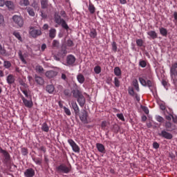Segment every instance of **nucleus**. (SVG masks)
I'll return each mask as SVG.
<instances>
[{
  "instance_id": "1",
  "label": "nucleus",
  "mask_w": 177,
  "mask_h": 177,
  "mask_svg": "<svg viewBox=\"0 0 177 177\" xmlns=\"http://www.w3.org/2000/svg\"><path fill=\"white\" fill-rule=\"evenodd\" d=\"M0 153L3 156V164L6 165L8 168H10V165L12 164V159L10 158V153L8 152V151L2 149L0 147Z\"/></svg>"
},
{
  "instance_id": "2",
  "label": "nucleus",
  "mask_w": 177,
  "mask_h": 177,
  "mask_svg": "<svg viewBox=\"0 0 177 177\" xmlns=\"http://www.w3.org/2000/svg\"><path fill=\"white\" fill-rule=\"evenodd\" d=\"M54 20L56 24L62 26V28H64V30H68V28H70L66 21L62 18V17L57 12L55 13Z\"/></svg>"
},
{
  "instance_id": "3",
  "label": "nucleus",
  "mask_w": 177,
  "mask_h": 177,
  "mask_svg": "<svg viewBox=\"0 0 177 177\" xmlns=\"http://www.w3.org/2000/svg\"><path fill=\"white\" fill-rule=\"evenodd\" d=\"M56 171L58 174H69L71 171V167L61 164L59 166L56 167Z\"/></svg>"
},
{
  "instance_id": "4",
  "label": "nucleus",
  "mask_w": 177,
  "mask_h": 177,
  "mask_svg": "<svg viewBox=\"0 0 177 177\" xmlns=\"http://www.w3.org/2000/svg\"><path fill=\"white\" fill-rule=\"evenodd\" d=\"M29 34L32 38H37L39 37V35H42V31H41V28L31 27L29 30Z\"/></svg>"
},
{
  "instance_id": "5",
  "label": "nucleus",
  "mask_w": 177,
  "mask_h": 177,
  "mask_svg": "<svg viewBox=\"0 0 177 177\" xmlns=\"http://www.w3.org/2000/svg\"><path fill=\"white\" fill-rule=\"evenodd\" d=\"M139 81L142 86H148L150 91H153L151 88L152 86H154V83H153V82L151 80L146 81V80H144L143 77H139Z\"/></svg>"
},
{
  "instance_id": "6",
  "label": "nucleus",
  "mask_w": 177,
  "mask_h": 177,
  "mask_svg": "<svg viewBox=\"0 0 177 177\" xmlns=\"http://www.w3.org/2000/svg\"><path fill=\"white\" fill-rule=\"evenodd\" d=\"M165 127L167 132H172V131H176L177 129V124L172 123L169 121H166L165 123Z\"/></svg>"
},
{
  "instance_id": "7",
  "label": "nucleus",
  "mask_w": 177,
  "mask_h": 177,
  "mask_svg": "<svg viewBox=\"0 0 177 177\" xmlns=\"http://www.w3.org/2000/svg\"><path fill=\"white\" fill-rule=\"evenodd\" d=\"M12 20L15 24H17L19 27H21L24 24V21L23 20V17L20 15H14L12 17Z\"/></svg>"
},
{
  "instance_id": "8",
  "label": "nucleus",
  "mask_w": 177,
  "mask_h": 177,
  "mask_svg": "<svg viewBox=\"0 0 177 177\" xmlns=\"http://www.w3.org/2000/svg\"><path fill=\"white\" fill-rule=\"evenodd\" d=\"M80 119L84 124H89L91 122V121L88 120V112L86 110L82 111Z\"/></svg>"
},
{
  "instance_id": "9",
  "label": "nucleus",
  "mask_w": 177,
  "mask_h": 177,
  "mask_svg": "<svg viewBox=\"0 0 177 177\" xmlns=\"http://www.w3.org/2000/svg\"><path fill=\"white\" fill-rule=\"evenodd\" d=\"M21 99L23 101L24 105L25 107H27V109H31L34 106V103L32 102V100H28L23 95L21 94Z\"/></svg>"
},
{
  "instance_id": "10",
  "label": "nucleus",
  "mask_w": 177,
  "mask_h": 177,
  "mask_svg": "<svg viewBox=\"0 0 177 177\" xmlns=\"http://www.w3.org/2000/svg\"><path fill=\"white\" fill-rule=\"evenodd\" d=\"M68 143H69L70 146L72 147V150H73L75 153H80V147L78 146V145H77V143H75V141L74 140L68 139Z\"/></svg>"
},
{
  "instance_id": "11",
  "label": "nucleus",
  "mask_w": 177,
  "mask_h": 177,
  "mask_svg": "<svg viewBox=\"0 0 177 177\" xmlns=\"http://www.w3.org/2000/svg\"><path fill=\"white\" fill-rule=\"evenodd\" d=\"M158 136H160V138H164V139L171 140L174 136L172 134L169 132H167L165 130L162 131L160 133H158Z\"/></svg>"
},
{
  "instance_id": "12",
  "label": "nucleus",
  "mask_w": 177,
  "mask_h": 177,
  "mask_svg": "<svg viewBox=\"0 0 177 177\" xmlns=\"http://www.w3.org/2000/svg\"><path fill=\"white\" fill-rule=\"evenodd\" d=\"M24 175L26 177H34L35 175V170L32 168H28L25 171Z\"/></svg>"
},
{
  "instance_id": "13",
  "label": "nucleus",
  "mask_w": 177,
  "mask_h": 177,
  "mask_svg": "<svg viewBox=\"0 0 177 177\" xmlns=\"http://www.w3.org/2000/svg\"><path fill=\"white\" fill-rule=\"evenodd\" d=\"M66 63L68 66H73L75 63V57L73 55H69L66 58Z\"/></svg>"
},
{
  "instance_id": "14",
  "label": "nucleus",
  "mask_w": 177,
  "mask_h": 177,
  "mask_svg": "<svg viewBox=\"0 0 177 177\" xmlns=\"http://www.w3.org/2000/svg\"><path fill=\"white\" fill-rule=\"evenodd\" d=\"M77 102L80 107H84V106H85V103H86V100L85 99L84 95H82V96L77 98Z\"/></svg>"
},
{
  "instance_id": "15",
  "label": "nucleus",
  "mask_w": 177,
  "mask_h": 177,
  "mask_svg": "<svg viewBox=\"0 0 177 177\" xmlns=\"http://www.w3.org/2000/svg\"><path fill=\"white\" fill-rule=\"evenodd\" d=\"M6 81L8 85H12L15 84V82L16 81V78H15V75L10 74L7 76Z\"/></svg>"
},
{
  "instance_id": "16",
  "label": "nucleus",
  "mask_w": 177,
  "mask_h": 177,
  "mask_svg": "<svg viewBox=\"0 0 177 177\" xmlns=\"http://www.w3.org/2000/svg\"><path fill=\"white\" fill-rule=\"evenodd\" d=\"M6 6L8 8L9 10H15V3L13 1H6Z\"/></svg>"
},
{
  "instance_id": "17",
  "label": "nucleus",
  "mask_w": 177,
  "mask_h": 177,
  "mask_svg": "<svg viewBox=\"0 0 177 177\" xmlns=\"http://www.w3.org/2000/svg\"><path fill=\"white\" fill-rule=\"evenodd\" d=\"M45 75L48 78H53V77H56V75H57V72L54 71H48L46 72Z\"/></svg>"
},
{
  "instance_id": "18",
  "label": "nucleus",
  "mask_w": 177,
  "mask_h": 177,
  "mask_svg": "<svg viewBox=\"0 0 177 177\" xmlns=\"http://www.w3.org/2000/svg\"><path fill=\"white\" fill-rule=\"evenodd\" d=\"M96 147L100 153H106V148H104V145H103V144L97 143Z\"/></svg>"
},
{
  "instance_id": "19",
  "label": "nucleus",
  "mask_w": 177,
  "mask_h": 177,
  "mask_svg": "<svg viewBox=\"0 0 177 177\" xmlns=\"http://www.w3.org/2000/svg\"><path fill=\"white\" fill-rule=\"evenodd\" d=\"M35 81L38 85H42L44 82H45L42 77H39L37 75L35 76Z\"/></svg>"
},
{
  "instance_id": "20",
  "label": "nucleus",
  "mask_w": 177,
  "mask_h": 177,
  "mask_svg": "<svg viewBox=\"0 0 177 177\" xmlns=\"http://www.w3.org/2000/svg\"><path fill=\"white\" fill-rule=\"evenodd\" d=\"M72 93L73 95V97H75V99H78L79 97H80V96L82 95V93H81L80 90H73L72 91Z\"/></svg>"
},
{
  "instance_id": "21",
  "label": "nucleus",
  "mask_w": 177,
  "mask_h": 177,
  "mask_svg": "<svg viewBox=\"0 0 177 177\" xmlns=\"http://www.w3.org/2000/svg\"><path fill=\"white\" fill-rule=\"evenodd\" d=\"M18 56L21 62H22L24 64H27V61H26V59L24 58V55H23V52L21 50H19L18 52Z\"/></svg>"
},
{
  "instance_id": "22",
  "label": "nucleus",
  "mask_w": 177,
  "mask_h": 177,
  "mask_svg": "<svg viewBox=\"0 0 177 177\" xmlns=\"http://www.w3.org/2000/svg\"><path fill=\"white\" fill-rule=\"evenodd\" d=\"M72 109L74 110L75 113L77 114V113H80V107L78 106V104H77V102H71Z\"/></svg>"
},
{
  "instance_id": "23",
  "label": "nucleus",
  "mask_w": 177,
  "mask_h": 177,
  "mask_svg": "<svg viewBox=\"0 0 177 177\" xmlns=\"http://www.w3.org/2000/svg\"><path fill=\"white\" fill-rule=\"evenodd\" d=\"M147 35L150 36V37L152 39H156V38H157V37H158L157 32H156V31H154V30H150V31L147 32Z\"/></svg>"
},
{
  "instance_id": "24",
  "label": "nucleus",
  "mask_w": 177,
  "mask_h": 177,
  "mask_svg": "<svg viewBox=\"0 0 177 177\" xmlns=\"http://www.w3.org/2000/svg\"><path fill=\"white\" fill-rule=\"evenodd\" d=\"M88 9L91 15H93V13H95L96 11V8H95V6L92 4V3H89Z\"/></svg>"
},
{
  "instance_id": "25",
  "label": "nucleus",
  "mask_w": 177,
  "mask_h": 177,
  "mask_svg": "<svg viewBox=\"0 0 177 177\" xmlns=\"http://www.w3.org/2000/svg\"><path fill=\"white\" fill-rule=\"evenodd\" d=\"M159 31L162 37H167V35H168V30L165 28H160Z\"/></svg>"
},
{
  "instance_id": "26",
  "label": "nucleus",
  "mask_w": 177,
  "mask_h": 177,
  "mask_svg": "<svg viewBox=\"0 0 177 177\" xmlns=\"http://www.w3.org/2000/svg\"><path fill=\"white\" fill-rule=\"evenodd\" d=\"M89 36L93 39H94V38H96V37H97V32L96 31V29H92L89 33Z\"/></svg>"
},
{
  "instance_id": "27",
  "label": "nucleus",
  "mask_w": 177,
  "mask_h": 177,
  "mask_svg": "<svg viewBox=\"0 0 177 177\" xmlns=\"http://www.w3.org/2000/svg\"><path fill=\"white\" fill-rule=\"evenodd\" d=\"M77 80L78 82H80V84H84V82H85V77H84V75L82 74H79L77 76Z\"/></svg>"
},
{
  "instance_id": "28",
  "label": "nucleus",
  "mask_w": 177,
  "mask_h": 177,
  "mask_svg": "<svg viewBox=\"0 0 177 177\" xmlns=\"http://www.w3.org/2000/svg\"><path fill=\"white\" fill-rule=\"evenodd\" d=\"M46 91L48 92V93H53L55 91V86L53 84L47 85Z\"/></svg>"
},
{
  "instance_id": "29",
  "label": "nucleus",
  "mask_w": 177,
  "mask_h": 177,
  "mask_svg": "<svg viewBox=\"0 0 177 177\" xmlns=\"http://www.w3.org/2000/svg\"><path fill=\"white\" fill-rule=\"evenodd\" d=\"M133 86L134 89H136V91H137V92H139L140 88H139V83L138 82V80H134L133 81Z\"/></svg>"
},
{
  "instance_id": "30",
  "label": "nucleus",
  "mask_w": 177,
  "mask_h": 177,
  "mask_svg": "<svg viewBox=\"0 0 177 177\" xmlns=\"http://www.w3.org/2000/svg\"><path fill=\"white\" fill-rule=\"evenodd\" d=\"M49 37L50 38H55V37H56V29L55 28H52L49 31Z\"/></svg>"
},
{
  "instance_id": "31",
  "label": "nucleus",
  "mask_w": 177,
  "mask_h": 177,
  "mask_svg": "<svg viewBox=\"0 0 177 177\" xmlns=\"http://www.w3.org/2000/svg\"><path fill=\"white\" fill-rule=\"evenodd\" d=\"M32 160L37 165H42V159L39 158H32Z\"/></svg>"
},
{
  "instance_id": "32",
  "label": "nucleus",
  "mask_w": 177,
  "mask_h": 177,
  "mask_svg": "<svg viewBox=\"0 0 177 177\" xmlns=\"http://www.w3.org/2000/svg\"><path fill=\"white\" fill-rule=\"evenodd\" d=\"M41 5L42 9L48 8V0H41Z\"/></svg>"
},
{
  "instance_id": "33",
  "label": "nucleus",
  "mask_w": 177,
  "mask_h": 177,
  "mask_svg": "<svg viewBox=\"0 0 177 177\" xmlns=\"http://www.w3.org/2000/svg\"><path fill=\"white\" fill-rule=\"evenodd\" d=\"M41 129L44 131V132H49V126H48L46 122L43 123Z\"/></svg>"
},
{
  "instance_id": "34",
  "label": "nucleus",
  "mask_w": 177,
  "mask_h": 177,
  "mask_svg": "<svg viewBox=\"0 0 177 177\" xmlns=\"http://www.w3.org/2000/svg\"><path fill=\"white\" fill-rule=\"evenodd\" d=\"M114 74L117 77H120V75H121V69L120 67L117 66L114 68Z\"/></svg>"
},
{
  "instance_id": "35",
  "label": "nucleus",
  "mask_w": 177,
  "mask_h": 177,
  "mask_svg": "<svg viewBox=\"0 0 177 177\" xmlns=\"http://www.w3.org/2000/svg\"><path fill=\"white\" fill-rule=\"evenodd\" d=\"M28 88L26 87H20L21 92L25 95L26 97H28V91L27 90Z\"/></svg>"
},
{
  "instance_id": "36",
  "label": "nucleus",
  "mask_w": 177,
  "mask_h": 177,
  "mask_svg": "<svg viewBox=\"0 0 177 177\" xmlns=\"http://www.w3.org/2000/svg\"><path fill=\"white\" fill-rule=\"evenodd\" d=\"M94 72L96 74H100L102 73V67L100 66L97 65L94 67Z\"/></svg>"
},
{
  "instance_id": "37",
  "label": "nucleus",
  "mask_w": 177,
  "mask_h": 177,
  "mask_svg": "<svg viewBox=\"0 0 177 177\" xmlns=\"http://www.w3.org/2000/svg\"><path fill=\"white\" fill-rule=\"evenodd\" d=\"M112 131L114 132V133H118L120 131V126H118V124H114L112 128Z\"/></svg>"
},
{
  "instance_id": "38",
  "label": "nucleus",
  "mask_w": 177,
  "mask_h": 177,
  "mask_svg": "<svg viewBox=\"0 0 177 177\" xmlns=\"http://www.w3.org/2000/svg\"><path fill=\"white\" fill-rule=\"evenodd\" d=\"M27 12L29 15V16H32V17H34V16H35V12H34V10L31 8H27Z\"/></svg>"
},
{
  "instance_id": "39",
  "label": "nucleus",
  "mask_w": 177,
  "mask_h": 177,
  "mask_svg": "<svg viewBox=\"0 0 177 177\" xmlns=\"http://www.w3.org/2000/svg\"><path fill=\"white\" fill-rule=\"evenodd\" d=\"M21 6H28L30 5V1L28 0H22L20 1Z\"/></svg>"
},
{
  "instance_id": "40",
  "label": "nucleus",
  "mask_w": 177,
  "mask_h": 177,
  "mask_svg": "<svg viewBox=\"0 0 177 177\" xmlns=\"http://www.w3.org/2000/svg\"><path fill=\"white\" fill-rule=\"evenodd\" d=\"M107 121H102L101 123V128L103 131H106L107 129Z\"/></svg>"
},
{
  "instance_id": "41",
  "label": "nucleus",
  "mask_w": 177,
  "mask_h": 177,
  "mask_svg": "<svg viewBox=\"0 0 177 177\" xmlns=\"http://www.w3.org/2000/svg\"><path fill=\"white\" fill-rule=\"evenodd\" d=\"M139 66L140 67H142V68H145V67H146V66H147V62L145 60H140L139 62Z\"/></svg>"
},
{
  "instance_id": "42",
  "label": "nucleus",
  "mask_w": 177,
  "mask_h": 177,
  "mask_svg": "<svg viewBox=\"0 0 177 177\" xmlns=\"http://www.w3.org/2000/svg\"><path fill=\"white\" fill-rule=\"evenodd\" d=\"M19 83L21 85V88H28V85H27V84H26L23 80L19 79Z\"/></svg>"
},
{
  "instance_id": "43",
  "label": "nucleus",
  "mask_w": 177,
  "mask_h": 177,
  "mask_svg": "<svg viewBox=\"0 0 177 177\" xmlns=\"http://www.w3.org/2000/svg\"><path fill=\"white\" fill-rule=\"evenodd\" d=\"M3 66L5 67V68H10V67L12 66V64L9 61H4Z\"/></svg>"
},
{
  "instance_id": "44",
  "label": "nucleus",
  "mask_w": 177,
  "mask_h": 177,
  "mask_svg": "<svg viewBox=\"0 0 177 177\" xmlns=\"http://www.w3.org/2000/svg\"><path fill=\"white\" fill-rule=\"evenodd\" d=\"M0 55H2V56H6V50L3 47H2V45L0 44Z\"/></svg>"
},
{
  "instance_id": "45",
  "label": "nucleus",
  "mask_w": 177,
  "mask_h": 177,
  "mask_svg": "<svg viewBox=\"0 0 177 177\" xmlns=\"http://www.w3.org/2000/svg\"><path fill=\"white\" fill-rule=\"evenodd\" d=\"M64 111V113L66 114V115H71V111H70V109L66 106L63 107Z\"/></svg>"
},
{
  "instance_id": "46",
  "label": "nucleus",
  "mask_w": 177,
  "mask_h": 177,
  "mask_svg": "<svg viewBox=\"0 0 177 177\" xmlns=\"http://www.w3.org/2000/svg\"><path fill=\"white\" fill-rule=\"evenodd\" d=\"M60 44V43H59V41L57 40H53L52 45H53V48H59V45Z\"/></svg>"
},
{
  "instance_id": "47",
  "label": "nucleus",
  "mask_w": 177,
  "mask_h": 177,
  "mask_svg": "<svg viewBox=\"0 0 177 177\" xmlns=\"http://www.w3.org/2000/svg\"><path fill=\"white\" fill-rule=\"evenodd\" d=\"M114 84L116 88H120V80H118V77L114 78Z\"/></svg>"
},
{
  "instance_id": "48",
  "label": "nucleus",
  "mask_w": 177,
  "mask_h": 177,
  "mask_svg": "<svg viewBox=\"0 0 177 177\" xmlns=\"http://www.w3.org/2000/svg\"><path fill=\"white\" fill-rule=\"evenodd\" d=\"M117 49H118L117 43L115 41H113L112 42V50L115 53V52H117Z\"/></svg>"
},
{
  "instance_id": "49",
  "label": "nucleus",
  "mask_w": 177,
  "mask_h": 177,
  "mask_svg": "<svg viewBox=\"0 0 177 177\" xmlns=\"http://www.w3.org/2000/svg\"><path fill=\"white\" fill-rule=\"evenodd\" d=\"M64 95L68 97H70V96H71V91H70L69 89H66L64 91Z\"/></svg>"
},
{
  "instance_id": "50",
  "label": "nucleus",
  "mask_w": 177,
  "mask_h": 177,
  "mask_svg": "<svg viewBox=\"0 0 177 177\" xmlns=\"http://www.w3.org/2000/svg\"><path fill=\"white\" fill-rule=\"evenodd\" d=\"M21 153L23 154V156H27V154H28V149H27V148L26 147H23L21 148Z\"/></svg>"
},
{
  "instance_id": "51",
  "label": "nucleus",
  "mask_w": 177,
  "mask_h": 177,
  "mask_svg": "<svg viewBox=\"0 0 177 177\" xmlns=\"http://www.w3.org/2000/svg\"><path fill=\"white\" fill-rule=\"evenodd\" d=\"M13 35H15L19 41H21V36L19 32H14Z\"/></svg>"
},
{
  "instance_id": "52",
  "label": "nucleus",
  "mask_w": 177,
  "mask_h": 177,
  "mask_svg": "<svg viewBox=\"0 0 177 177\" xmlns=\"http://www.w3.org/2000/svg\"><path fill=\"white\" fill-rule=\"evenodd\" d=\"M66 46H69V47L74 46V42L73 41V40L71 39L67 40Z\"/></svg>"
},
{
  "instance_id": "53",
  "label": "nucleus",
  "mask_w": 177,
  "mask_h": 177,
  "mask_svg": "<svg viewBox=\"0 0 177 177\" xmlns=\"http://www.w3.org/2000/svg\"><path fill=\"white\" fill-rule=\"evenodd\" d=\"M129 94L131 95V96H135V91H133V88L129 87Z\"/></svg>"
},
{
  "instance_id": "54",
  "label": "nucleus",
  "mask_w": 177,
  "mask_h": 177,
  "mask_svg": "<svg viewBox=\"0 0 177 177\" xmlns=\"http://www.w3.org/2000/svg\"><path fill=\"white\" fill-rule=\"evenodd\" d=\"M136 44L138 46H143V40H142V39H138L136 40Z\"/></svg>"
},
{
  "instance_id": "55",
  "label": "nucleus",
  "mask_w": 177,
  "mask_h": 177,
  "mask_svg": "<svg viewBox=\"0 0 177 177\" xmlns=\"http://www.w3.org/2000/svg\"><path fill=\"white\" fill-rule=\"evenodd\" d=\"M117 117L119 120H121V121H125V118H124V115L122 113H118Z\"/></svg>"
},
{
  "instance_id": "56",
  "label": "nucleus",
  "mask_w": 177,
  "mask_h": 177,
  "mask_svg": "<svg viewBox=\"0 0 177 177\" xmlns=\"http://www.w3.org/2000/svg\"><path fill=\"white\" fill-rule=\"evenodd\" d=\"M36 71L38 73H43L44 72V68L41 66H36Z\"/></svg>"
},
{
  "instance_id": "57",
  "label": "nucleus",
  "mask_w": 177,
  "mask_h": 177,
  "mask_svg": "<svg viewBox=\"0 0 177 177\" xmlns=\"http://www.w3.org/2000/svg\"><path fill=\"white\" fill-rule=\"evenodd\" d=\"M0 26H5V19L3 15H0Z\"/></svg>"
},
{
  "instance_id": "58",
  "label": "nucleus",
  "mask_w": 177,
  "mask_h": 177,
  "mask_svg": "<svg viewBox=\"0 0 177 177\" xmlns=\"http://www.w3.org/2000/svg\"><path fill=\"white\" fill-rule=\"evenodd\" d=\"M171 118H172L173 122H174L176 125H177V116H176V115H171Z\"/></svg>"
},
{
  "instance_id": "59",
  "label": "nucleus",
  "mask_w": 177,
  "mask_h": 177,
  "mask_svg": "<svg viewBox=\"0 0 177 177\" xmlns=\"http://www.w3.org/2000/svg\"><path fill=\"white\" fill-rule=\"evenodd\" d=\"M59 15H61L62 17H63L64 19H66V17H67V14H66V11L64 10H62Z\"/></svg>"
},
{
  "instance_id": "60",
  "label": "nucleus",
  "mask_w": 177,
  "mask_h": 177,
  "mask_svg": "<svg viewBox=\"0 0 177 177\" xmlns=\"http://www.w3.org/2000/svg\"><path fill=\"white\" fill-rule=\"evenodd\" d=\"M156 121H158V122H162V121H164V118L158 115L156 117Z\"/></svg>"
},
{
  "instance_id": "61",
  "label": "nucleus",
  "mask_w": 177,
  "mask_h": 177,
  "mask_svg": "<svg viewBox=\"0 0 177 177\" xmlns=\"http://www.w3.org/2000/svg\"><path fill=\"white\" fill-rule=\"evenodd\" d=\"M61 78H62V80H64V81L68 80L67 75H66V73H62Z\"/></svg>"
},
{
  "instance_id": "62",
  "label": "nucleus",
  "mask_w": 177,
  "mask_h": 177,
  "mask_svg": "<svg viewBox=\"0 0 177 177\" xmlns=\"http://www.w3.org/2000/svg\"><path fill=\"white\" fill-rule=\"evenodd\" d=\"M153 149H158L160 147V145L158 142H155L153 143Z\"/></svg>"
},
{
  "instance_id": "63",
  "label": "nucleus",
  "mask_w": 177,
  "mask_h": 177,
  "mask_svg": "<svg viewBox=\"0 0 177 177\" xmlns=\"http://www.w3.org/2000/svg\"><path fill=\"white\" fill-rule=\"evenodd\" d=\"M61 53L62 55H67V49H66V48H62L61 50Z\"/></svg>"
},
{
  "instance_id": "64",
  "label": "nucleus",
  "mask_w": 177,
  "mask_h": 177,
  "mask_svg": "<svg viewBox=\"0 0 177 177\" xmlns=\"http://www.w3.org/2000/svg\"><path fill=\"white\" fill-rule=\"evenodd\" d=\"M142 110L145 113V114H149V109L147 107L143 106Z\"/></svg>"
}]
</instances>
